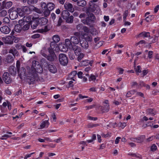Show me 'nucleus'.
Masks as SVG:
<instances>
[{
    "label": "nucleus",
    "instance_id": "412c9836",
    "mask_svg": "<svg viewBox=\"0 0 159 159\" xmlns=\"http://www.w3.org/2000/svg\"><path fill=\"white\" fill-rule=\"evenodd\" d=\"M90 24L93 22L95 20V17L94 15L92 13L89 15V17L87 18Z\"/></svg>",
    "mask_w": 159,
    "mask_h": 159
},
{
    "label": "nucleus",
    "instance_id": "f03ea898",
    "mask_svg": "<svg viewBox=\"0 0 159 159\" xmlns=\"http://www.w3.org/2000/svg\"><path fill=\"white\" fill-rule=\"evenodd\" d=\"M16 37L14 36H7L2 38V40L5 44H12L13 43V41L14 40V42H16Z\"/></svg>",
    "mask_w": 159,
    "mask_h": 159
},
{
    "label": "nucleus",
    "instance_id": "bf43d9fd",
    "mask_svg": "<svg viewBox=\"0 0 159 159\" xmlns=\"http://www.w3.org/2000/svg\"><path fill=\"white\" fill-rule=\"evenodd\" d=\"M90 70V67H87L86 68H85L84 69V71H85V73H84L85 74V75L86 76H89V74L87 73L89 71V70Z\"/></svg>",
    "mask_w": 159,
    "mask_h": 159
},
{
    "label": "nucleus",
    "instance_id": "20e7f679",
    "mask_svg": "<svg viewBox=\"0 0 159 159\" xmlns=\"http://www.w3.org/2000/svg\"><path fill=\"white\" fill-rule=\"evenodd\" d=\"M59 60L60 64L63 66L66 65L68 63V59L66 55L61 53L59 56Z\"/></svg>",
    "mask_w": 159,
    "mask_h": 159
},
{
    "label": "nucleus",
    "instance_id": "e433bc0d",
    "mask_svg": "<svg viewBox=\"0 0 159 159\" xmlns=\"http://www.w3.org/2000/svg\"><path fill=\"white\" fill-rule=\"evenodd\" d=\"M46 49L45 48H42V50L41 51V54L45 57L47 56V55L46 54Z\"/></svg>",
    "mask_w": 159,
    "mask_h": 159
},
{
    "label": "nucleus",
    "instance_id": "4c0bfd02",
    "mask_svg": "<svg viewBox=\"0 0 159 159\" xmlns=\"http://www.w3.org/2000/svg\"><path fill=\"white\" fill-rule=\"evenodd\" d=\"M30 24L29 23L26 24L23 26V27H22V29L24 31L27 30L30 28Z\"/></svg>",
    "mask_w": 159,
    "mask_h": 159
},
{
    "label": "nucleus",
    "instance_id": "cd10ccee",
    "mask_svg": "<svg viewBox=\"0 0 159 159\" xmlns=\"http://www.w3.org/2000/svg\"><path fill=\"white\" fill-rule=\"evenodd\" d=\"M55 5L52 3L49 2L47 4V9L51 11L54 8Z\"/></svg>",
    "mask_w": 159,
    "mask_h": 159
},
{
    "label": "nucleus",
    "instance_id": "8fccbe9b",
    "mask_svg": "<svg viewBox=\"0 0 159 159\" xmlns=\"http://www.w3.org/2000/svg\"><path fill=\"white\" fill-rule=\"evenodd\" d=\"M68 79L74 81H75V76H73V75L71 74V73H70L68 75Z\"/></svg>",
    "mask_w": 159,
    "mask_h": 159
},
{
    "label": "nucleus",
    "instance_id": "1a4fd4ad",
    "mask_svg": "<svg viewBox=\"0 0 159 159\" xmlns=\"http://www.w3.org/2000/svg\"><path fill=\"white\" fill-rule=\"evenodd\" d=\"M65 45L69 49L72 50L74 48L75 45H73L72 44V42L70 41V39H66L65 41Z\"/></svg>",
    "mask_w": 159,
    "mask_h": 159
},
{
    "label": "nucleus",
    "instance_id": "9d476101",
    "mask_svg": "<svg viewBox=\"0 0 159 159\" xmlns=\"http://www.w3.org/2000/svg\"><path fill=\"white\" fill-rule=\"evenodd\" d=\"M10 31V29L6 25L1 27L0 29V31L2 33L5 34H9Z\"/></svg>",
    "mask_w": 159,
    "mask_h": 159
},
{
    "label": "nucleus",
    "instance_id": "c756f323",
    "mask_svg": "<svg viewBox=\"0 0 159 159\" xmlns=\"http://www.w3.org/2000/svg\"><path fill=\"white\" fill-rule=\"evenodd\" d=\"M23 12L27 14H29L30 12V11L29 7L27 6H23L22 7Z\"/></svg>",
    "mask_w": 159,
    "mask_h": 159
},
{
    "label": "nucleus",
    "instance_id": "0eeeda50",
    "mask_svg": "<svg viewBox=\"0 0 159 159\" xmlns=\"http://www.w3.org/2000/svg\"><path fill=\"white\" fill-rule=\"evenodd\" d=\"M49 54L47 55L46 58H47L48 61H52L56 59L57 57L54 51H48Z\"/></svg>",
    "mask_w": 159,
    "mask_h": 159
},
{
    "label": "nucleus",
    "instance_id": "a878e982",
    "mask_svg": "<svg viewBox=\"0 0 159 159\" xmlns=\"http://www.w3.org/2000/svg\"><path fill=\"white\" fill-rule=\"evenodd\" d=\"M145 139V136L144 135H141L136 138V142L138 143H142L143 142Z\"/></svg>",
    "mask_w": 159,
    "mask_h": 159
},
{
    "label": "nucleus",
    "instance_id": "5701e85b",
    "mask_svg": "<svg viewBox=\"0 0 159 159\" xmlns=\"http://www.w3.org/2000/svg\"><path fill=\"white\" fill-rule=\"evenodd\" d=\"M150 36V33L149 32H142L140 33L138 35L139 37H148Z\"/></svg>",
    "mask_w": 159,
    "mask_h": 159
},
{
    "label": "nucleus",
    "instance_id": "603ef678",
    "mask_svg": "<svg viewBox=\"0 0 159 159\" xmlns=\"http://www.w3.org/2000/svg\"><path fill=\"white\" fill-rule=\"evenodd\" d=\"M89 20V19H88V18H87L86 19L83 20H82V21L83 23L84 24H87V25H89L90 24V23Z\"/></svg>",
    "mask_w": 159,
    "mask_h": 159
},
{
    "label": "nucleus",
    "instance_id": "dca6fc26",
    "mask_svg": "<svg viewBox=\"0 0 159 159\" xmlns=\"http://www.w3.org/2000/svg\"><path fill=\"white\" fill-rule=\"evenodd\" d=\"M57 43L53 41L52 42L50 43V47L48 48V51H54L57 48Z\"/></svg>",
    "mask_w": 159,
    "mask_h": 159
},
{
    "label": "nucleus",
    "instance_id": "bb28decb",
    "mask_svg": "<svg viewBox=\"0 0 159 159\" xmlns=\"http://www.w3.org/2000/svg\"><path fill=\"white\" fill-rule=\"evenodd\" d=\"M83 37L85 40L88 41H91L92 39L90 35H89L88 34H85L83 35Z\"/></svg>",
    "mask_w": 159,
    "mask_h": 159
},
{
    "label": "nucleus",
    "instance_id": "c9c22d12",
    "mask_svg": "<svg viewBox=\"0 0 159 159\" xmlns=\"http://www.w3.org/2000/svg\"><path fill=\"white\" fill-rule=\"evenodd\" d=\"M52 39L53 42L57 43L60 40L59 36L58 35H54L53 36Z\"/></svg>",
    "mask_w": 159,
    "mask_h": 159
},
{
    "label": "nucleus",
    "instance_id": "49530a36",
    "mask_svg": "<svg viewBox=\"0 0 159 159\" xmlns=\"http://www.w3.org/2000/svg\"><path fill=\"white\" fill-rule=\"evenodd\" d=\"M7 11L5 10H3L0 12V16H5L7 15Z\"/></svg>",
    "mask_w": 159,
    "mask_h": 159
},
{
    "label": "nucleus",
    "instance_id": "4be33fe9",
    "mask_svg": "<svg viewBox=\"0 0 159 159\" xmlns=\"http://www.w3.org/2000/svg\"><path fill=\"white\" fill-rule=\"evenodd\" d=\"M9 53H12L15 57L18 55V52L14 48H11L9 50Z\"/></svg>",
    "mask_w": 159,
    "mask_h": 159
},
{
    "label": "nucleus",
    "instance_id": "ea45409f",
    "mask_svg": "<svg viewBox=\"0 0 159 159\" xmlns=\"http://www.w3.org/2000/svg\"><path fill=\"white\" fill-rule=\"evenodd\" d=\"M38 0H27V3L29 5H33L37 3Z\"/></svg>",
    "mask_w": 159,
    "mask_h": 159
},
{
    "label": "nucleus",
    "instance_id": "a19ab883",
    "mask_svg": "<svg viewBox=\"0 0 159 159\" xmlns=\"http://www.w3.org/2000/svg\"><path fill=\"white\" fill-rule=\"evenodd\" d=\"M47 4L44 2H42L41 3V7L42 9L44 10L47 9Z\"/></svg>",
    "mask_w": 159,
    "mask_h": 159
},
{
    "label": "nucleus",
    "instance_id": "338daca9",
    "mask_svg": "<svg viewBox=\"0 0 159 159\" xmlns=\"http://www.w3.org/2000/svg\"><path fill=\"white\" fill-rule=\"evenodd\" d=\"M117 69L118 70V72L120 74H123L124 71V70L123 69L119 67L117 68Z\"/></svg>",
    "mask_w": 159,
    "mask_h": 159
},
{
    "label": "nucleus",
    "instance_id": "4468645a",
    "mask_svg": "<svg viewBox=\"0 0 159 159\" xmlns=\"http://www.w3.org/2000/svg\"><path fill=\"white\" fill-rule=\"evenodd\" d=\"M73 48L72 49V50L74 51L75 54L77 56L80 54L81 53V49L80 47L75 45L74 46Z\"/></svg>",
    "mask_w": 159,
    "mask_h": 159
},
{
    "label": "nucleus",
    "instance_id": "f257e3e1",
    "mask_svg": "<svg viewBox=\"0 0 159 159\" xmlns=\"http://www.w3.org/2000/svg\"><path fill=\"white\" fill-rule=\"evenodd\" d=\"M43 71V68L39 63L34 68L31 67V70L29 72L28 77V80H30V82H29V84H33L35 81L36 78L37 77V73H41Z\"/></svg>",
    "mask_w": 159,
    "mask_h": 159
},
{
    "label": "nucleus",
    "instance_id": "ddd939ff",
    "mask_svg": "<svg viewBox=\"0 0 159 159\" xmlns=\"http://www.w3.org/2000/svg\"><path fill=\"white\" fill-rule=\"evenodd\" d=\"M12 2H6L4 1L2 2V7L5 8H9L12 5Z\"/></svg>",
    "mask_w": 159,
    "mask_h": 159
},
{
    "label": "nucleus",
    "instance_id": "7ed1b4c3",
    "mask_svg": "<svg viewBox=\"0 0 159 159\" xmlns=\"http://www.w3.org/2000/svg\"><path fill=\"white\" fill-rule=\"evenodd\" d=\"M80 32H75L74 33V36H71L70 40L72 43L77 44L80 43Z\"/></svg>",
    "mask_w": 159,
    "mask_h": 159
},
{
    "label": "nucleus",
    "instance_id": "09e8293b",
    "mask_svg": "<svg viewBox=\"0 0 159 159\" xmlns=\"http://www.w3.org/2000/svg\"><path fill=\"white\" fill-rule=\"evenodd\" d=\"M43 11H44V13L45 16H47L49 15L50 13V11L47 9Z\"/></svg>",
    "mask_w": 159,
    "mask_h": 159
},
{
    "label": "nucleus",
    "instance_id": "6e6d98bb",
    "mask_svg": "<svg viewBox=\"0 0 159 159\" xmlns=\"http://www.w3.org/2000/svg\"><path fill=\"white\" fill-rule=\"evenodd\" d=\"M62 22L63 20L62 19H61V17H59L57 25L58 26H61Z\"/></svg>",
    "mask_w": 159,
    "mask_h": 159
},
{
    "label": "nucleus",
    "instance_id": "4d7b16f0",
    "mask_svg": "<svg viewBox=\"0 0 159 159\" xmlns=\"http://www.w3.org/2000/svg\"><path fill=\"white\" fill-rule=\"evenodd\" d=\"M89 60H85L81 62V64L82 66H86L88 65Z\"/></svg>",
    "mask_w": 159,
    "mask_h": 159
},
{
    "label": "nucleus",
    "instance_id": "6ab92c4d",
    "mask_svg": "<svg viewBox=\"0 0 159 159\" xmlns=\"http://www.w3.org/2000/svg\"><path fill=\"white\" fill-rule=\"evenodd\" d=\"M70 13L67 10H64L62 12V17L64 19L66 20V19H67V17H68Z\"/></svg>",
    "mask_w": 159,
    "mask_h": 159
},
{
    "label": "nucleus",
    "instance_id": "de8ad7c7",
    "mask_svg": "<svg viewBox=\"0 0 159 159\" xmlns=\"http://www.w3.org/2000/svg\"><path fill=\"white\" fill-rule=\"evenodd\" d=\"M77 56H78L77 58L78 60L79 61H80L84 57V54L83 53H81Z\"/></svg>",
    "mask_w": 159,
    "mask_h": 159
},
{
    "label": "nucleus",
    "instance_id": "5fc2aeb1",
    "mask_svg": "<svg viewBox=\"0 0 159 159\" xmlns=\"http://www.w3.org/2000/svg\"><path fill=\"white\" fill-rule=\"evenodd\" d=\"M73 80H72L70 81L69 82L68 84L67 85H66V86L67 88L72 87L73 86Z\"/></svg>",
    "mask_w": 159,
    "mask_h": 159
},
{
    "label": "nucleus",
    "instance_id": "f3484780",
    "mask_svg": "<svg viewBox=\"0 0 159 159\" xmlns=\"http://www.w3.org/2000/svg\"><path fill=\"white\" fill-rule=\"evenodd\" d=\"M49 124V123L48 122V120L43 121L40 125V128L39 129H43L46 126L48 127Z\"/></svg>",
    "mask_w": 159,
    "mask_h": 159
},
{
    "label": "nucleus",
    "instance_id": "c03bdc74",
    "mask_svg": "<svg viewBox=\"0 0 159 159\" xmlns=\"http://www.w3.org/2000/svg\"><path fill=\"white\" fill-rule=\"evenodd\" d=\"M99 124H89L87 125V127L88 128H92L93 127H96L97 126H99Z\"/></svg>",
    "mask_w": 159,
    "mask_h": 159
},
{
    "label": "nucleus",
    "instance_id": "79ce46f5",
    "mask_svg": "<svg viewBox=\"0 0 159 159\" xmlns=\"http://www.w3.org/2000/svg\"><path fill=\"white\" fill-rule=\"evenodd\" d=\"M41 24L42 25H46L47 22L48 20L44 18H43L40 19Z\"/></svg>",
    "mask_w": 159,
    "mask_h": 159
},
{
    "label": "nucleus",
    "instance_id": "37998d69",
    "mask_svg": "<svg viewBox=\"0 0 159 159\" xmlns=\"http://www.w3.org/2000/svg\"><path fill=\"white\" fill-rule=\"evenodd\" d=\"M147 116H154L156 114V113L154 112L153 110H149L147 112Z\"/></svg>",
    "mask_w": 159,
    "mask_h": 159
},
{
    "label": "nucleus",
    "instance_id": "9b49d317",
    "mask_svg": "<svg viewBox=\"0 0 159 159\" xmlns=\"http://www.w3.org/2000/svg\"><path fill=\"white\" fill-rule=\"evenodd\" d=\"M80 43L83 49H87L89 47L88 42L86 40H80Z\"/></svg>",
    "mask_w": 159,
    "mask_h": 159
},
{
    "label": "nucleus",
    "instance_id": "7c9ffc66",
    "mask_svg": "<svg viewBox=\"0 0 159 159\" xmlns=\"http://www.w3.org/2000/svg\"><path fill=\"white\" fill-rule=\"evenodd\" d=\"M39 30V32L42 33L44 32H46L48 30V28L47 25H45L44 27H43L41 29L38 30Z\"/></svg>",
    "mask_w": 159,
    "mask_h": 159
},
{
    "label": "nucleus",
    "instance_id": "3c124183",
    "mask_svg": "<svg viewBox=\"0 0 159 159\" xmlns=\"http://www.w3.org/2000/svg\"><path fill=\"white\" fill-rule=\"evenodd\" d=\"M129 14L128 10L125 11L123 14V20L124 21L126 20V18Z\"/></svg>",
    "mask_w": 159,
    "mask_h": 159
},
{
    "label": "nucleus",
    "instance_id": "58836bf2",
    "mask_svg": "<svg viewBox=\"0 0 159 159\" xmlns=\"http://www.w3.org/2000/svg\"><path fill=\"white\" fill-rule=\"evenodd\" d=\"M10 20L7 17H4L2 20L3 23L5 24H9Z\"/></svg>",
    "mask_w": 159,
    "mask_h": 159
},
{
    "label": "nucleus",
    "instance_id": "72a5a7b5",
    "mask_svg": "<svg viewBox=\"0 0 159 159\" xmlns=\"http://www.w3.org/2000/svg\"><path fill=\"white\" fill-rule=\"evenodd\" d=\"M23 20L27 22H30L31 21V18L30 16H26L23 18Z\"/></svg>",
    "mask_w": 159,
    "mask_h": 159
},
{
    "label": "nucleus",
    "instance_id": "c85d7f7f",
    "mask_svg": "<svg viewBox=\"0 0 159 159\" xmlns=\"http://www.w3.org/2000/svg\"><path fill=\"white\" fill-rule=\"evenodd\" d=\"M38 25V23L37 21H31V28L34 29L36 28Z\"/></svg>",
    "mask_w": 159,
    "mask_h": 159
},
{
    "label": "nucleus",
    "instance_id": "b1692460",
    "mask_svg": "<svg viewBox=\"0 0 159 159\" xmlns=\"http://www.w3.org/2000/svg\"><path fill=\"white\" fill-rule=\"evenodd\" d=\"M14 30L16 32L20 33L21 32L22 30V26L19 24L16 25L14 27Z\"/></svg>",
    "mask_w": 159,
    "mask_h": 159
},
{
    "label": "nucleus",
    "instance_id": "f704fd0d",
    "mask_svg": "<svg viewBox=\"0 0 159 159\" xmlns=\"http://www.w3.org/2000/svg\"><path fill=\"white\" fill-rule=\"evenodd\" d=\"M73 17L72 16H68L67 19H66V21L67 23H72L73 21Z\"/></svg>",
    "mask_w": 159,
    "mask_h": 159
},
{
    "label": "nucleus",
    "instance_id": "2eb2a0df",
    "mask_svg": "<svg viewBox=\"0 0 159 159\" xmlns=\"http://www.w3.org/2000/svg\"><path fill=\"white\" fill-rule=\"evenodd\" d=\"M9 17L11 19L14 20L18 17V12L16 11H13L9 14Z\"/></svg>",
    "mask_w": 159,
    "mask_h": 159
},
{
    "label": "nucleus",
    "instance_id": "473e14b6",
    "mask_svg": "<svg viewBox=\"0 0 159 159\" xmlns=\"http://www.w3.org/2000/svg\"><path fill=\"white\" fill-rule=\"evenodd\" d=\"M136 92V91L134 90L129 91L126 93V96L127 97H130L132 95H134Z\"/></svg>",
    "mask_w": 159,
    "mask_h": 159
},
{
    "label": "nucleus",
    "instance_id": "423d86ee",
    "mask_svg": "<svg viewBox=\"0 0 159 159\" xmlns=\"http://www.w3.org/2000/svg\"><path fill=\"white\" fill-rule=\"evenodd\" d=\"M2 78L3 80L7 84L10 83L12 81V79L10 75L7 72H5L2 76Z\"/></svg>",
    "mask_w": 159,
    "mask_h": 159
},
{
    "label": "nucleus",
    "instance_id": "0e129e2a",
    "mask_svg": "<svg viewBox=\"0 0 159 159\" xmlns=\"http://www.w3.org/2000/svg\"><path fill=\"white\" fill-rule=\"evenodd\" d=\"M17 70L18 72H20V62L19 61H17L16 64Z\"/></svg>",
    "mask_w": 159,
    "mask_h": 159
},
{
    "label": "nucleus",
    "instance_id": "2f4dec72",
    "mask_svg": "<svg viewBox=\"0 0 159 159\" xmlns=\"http://www.w3.org/2000/svg\"><path fill=\"white\" fill-rule=\"evenodd\" d=\"M134 69L135 70V71L137 72V75H139V74L138 73H141V67L139 66H138L136 68H135L136 66L135 62H134Z\"/></svg>",
    "mask_w": 159,
    "mask_h": 159
},
{
    "label": "nucleus",
    "instance_id": "39448f33",
    "mask_svg": "<svg viewBox=\"0 0 159 159\" xmlns=\"http://www.w3.org/2000/svg\"><path fill=\"white\" fill-rule=\"evenodd\" d=\"M89 6L86 10L87 14L90 12H95L96 9L98 7L97 5L92 2H89Z\"/></svg>",
    "mask_w": 159,
    "mask_h": 159
},
{
    "label": "nucleus",
    "instance_id": "13d9d810",
    "mask_svg": "<svg viewBox=\"0 0 159 159\" xmlns=\"http://www.w3.org/2000/svg\"><path fill=\"white\" fill-rule=\"evenodd\" d=\"M158 40V37L156 36H155L153 38L151 41H150L151 43H150L151 44L152 43H154L156 42Z\"/></svg>",
    "mask_w": 159,
    "mask_h": 159
},
{
    "label": "nucleus",
    "instance_id": "f8f14e48",
    "mask_svg": "<svg viewBox=\"0 0 159 159\" xmlns=\"http://www.w3.org/2000/svg\"><path fill=\"white\" fill-rule=\"evenodd\" d=\"M48 69L49 71L52 73H55L57 72V69L55 65L49 64L48 65Z\"/></svg>",
    "mask_w": 159,
    "mask_h": 159
},
{
    "label": "nucleus",
    "instance_id": "6e6552de",
    "mask_svg": "<svg viewBox=\"0 0 159 159\" xmlns=\"http://www.w3.org/2000/svg\"><path fill=\"white\" fill-rule=\"evenodd\" d=\"M64 7L68 11L70 12H73L74 11V9L73 7V5L70 3L66 2L64 5Z\"/></svg>",
    "mask_w": 159,
    "mask_h": 159
},
{
    "label": "nucleus",
    "instance_id": "a211bd4d",
    "mask_svg": "<svg viewBox=\"0 0 159 159\" xmlns=\"http://www.w3.org/2000/svg\"><path fill=\"white\" fill-rule=\"evenodd\" d=\"M14 60V57L13 56L8 55L5 59V61L7 63H12L13 62Z\"/></svg>",
    "mask_w": 159,
    "mask_h": 159
},
{
    "label": "nucleus",
    "instance_id": "864d4df0",
    "mask_svg": "<svg viewBox=\"0 0 159 159\" xmlns=\"http://www.w3.org/2000/svg\"><path fill=\"white\" fill-rule=\"evenodd\" d=\"M20 72H18L21 75H25V71L24 68L22 67L21 69H20Z\"/></svg>",
    "mask_w": 159,
    "mask_h": 159
},
{
    "label": "nucleus",
    "instance_id": "69168bd1",
    "mask_svg": "<svg viewBox=\"0 0 159 159\" xmlns=\"http://www.w3.org/2000/svg\"><path fill=\"white\" fill-rule=\"evenodd\" d=\"M87 118L88 119L91 120H96L98 119V118L97 117H93L91 116H88Z\"/></svg>",
    "mask_w": 159,
    "mask_h": 159
},
{
    "label": "nucleus",
    "instance_id": "e2e57ef3",
    "mask_svg": "<svg viewBox=\"0 0 159 159\" xmlns=\"http://www.w3.org/2000/svg\"><path fill=\"white\" fill-rule=\"evenodd\" d=\"M96 78L95 75H91L89 78V81H94L96 80Z\"/></svg>",
    "mask_w": 159,
    "mask_h": 159
},
{
    "label": "nucleus",
    "instance_id": "052dcab7",
    "mask_svg": "<svg viewBox=\"0 0 159 159\" xmlns=\"http://www.w3.org/2000/svg\"><path fill=\"white\" fill-rule=\"evenodd\" d=\"M153 18V16H149L147 17L145 19L146 21L148 22L151 21Z\"/></svg>",
    "mask_w": 159,
    "mask_h": 159
},
{
    "label": "nucleus",
    "instance_id": "393cba45",
    "mask_svg": "<svg viewBox=\"0 0 159 159\" xmlns=\"http://www.w3.org/2000/svg\"><path fill=\"white\" fill-rule=\"evenodd\" d=\"M77 4L80 6L84 7L86 5V2L85 0H78Z\"/></svg>",
    "mask_w": 159,
    "mask_h": 159
},
{
    "label": "nucleus",
    "instance_id": "aec40b11",
    "mask_svg": "<svg viewBox=\"0 0 159 159\" xmlns=\"http://www.w3.org/2000/svg\"><path fill=\"white\" fill-rule=\"evenodd\" d=\"M9 72L11 75H15L16 74V69L14 66H11L9 68Z\"/></svg>",
    "mask_w": 159,
    "mask_h": 159
},
{
    "label": "nucleus",
    "instance_id": "774afa93",
    "mask_svg": "<svg viewBox=\"0 0 159 159\" xmlns=\"http://www.w3.org/2000/svg\"><path fill=\"white\" fill-rule=\"evenodd\" d=\"M151 150L152 151H155L157 149V147L155 144H153L151 147Z\"/></svg>",
    "mask_w": 159,
    "mask_h": 159
},
{
    "label": "nucleus",
    "instance_id": "680f3d73",
    "mask_svg": "<svg viewBox=\"0 0 159 159\" xmlns=\"http://www.w3.org/2000/svg\"><path fill=\"white\" fill-rule=\"evenodd\" d=\"M39 62L36 61H34L32 62V68L36 67V65H38L39 63Z\"/></svg>",
    "mask_w": 159,
    "mask_h": 159
},
{
    "label": "nucleus",
    "instance_id": "a18cd8bd",
    "mask_svg": "<svg viewBox=\"0 0 159 159\" xmlns=\"http://www.w3.org/2000/svg\"><path fill=\"white\" fill-rule=\"evenodd\" d=\"M83 26L81 24H79L76 26V29L79 31H80L83 30Z\"/></svg>",
    "mask_w": 159,
    "mask_h": 159
}]
</instances>
